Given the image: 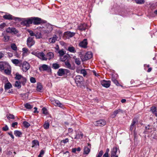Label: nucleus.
<instances>
[{
  "label": "nucleus",
  "instance_id": "1",
  "mask_svg": "<svg viewBox=\"0 0 157 157\" xmlns=\"http://www.w3.org/2000/svg\"><path fill=\"white\" fill-rule=\"evenodd\" d=\"M32 54L34 55L42 60H47V58L45 57V55L43 52H33Z\"/></svg>",
  "mask_w": 157,
  "mask_h": 157
},
{
  "label": "nucleus",
  "instance_id": "5",
  "mask_svg": "<svg viewBox=\"0 0 157 157\" xmlns=\"http://www.w3.org/2000/svg\"><path fill=\"white\" fill-rule=\"evenodd\" d=\"M94 123L95 126L102 127L106 124V121L104 120H100L94 122Z\"/></svg>",
  "mask_w": 157,
  "mask_h": 157
},
{
  "label": "nucleus",
  "instance_id": "37",
  "mask_svg": "<svg viewBox=\"0 0 157 157\" xmlns=\"http://www.w3.org/2000/svg\"><path fill=\"white\" fill-rule=\"evenodd\" d=\"M52 66V68L55 69H58L60 67L59 65L57 63H53Z\"/></svg>",
  "mask_w": 157,
  "mask_h": 157
},
{
  "label": "nucleus",
  "instance_id": "4",
  "mask_svg": "<svg viewBox=\"0 0 157 157\" xmlns=\"http://www.w3.org/2000/svg\"><path fill=\"white\" fill-rule=\"evenodd\" d=\"M21 65L22 70L23 71L26 72L30 68L29 63L26 61L23 62Z\"/></svg>",
  "mask_w": 157,
  "mask_h": 157
},
{
  "label": "nucleus",
  "instance_id": "45",
  "mask_svg": "<svg viewBox=\"0 0 157 157\" xmlns=\"http://www.w3.org/2000/svg\"><path fill=\"white\" fill-rule=\"evenodd\" d=\"M49 123L45 122L44 125V129H47L49 128Z\"/></svg>",
  "mask_w": 157,
  "mask_h": 157
},
{
  "label": "nucleus",
  "instance_id": "24",
  "mask_svg": "<svg viewBox=\"0 0 157 157\" xmlns=\"http://www.w3.org/2000/svg\"><path fill=\"white\" fill-rule=\"evenodd\" d=\"M9 67H6L4 70V71L5 74L8 75H10V74L11 73V69L10 66L9 65Z\"/></svg>",
  "mask_w": 157,
  "mask_h": 157
},
{
  "label": "nucleus",
  "instance_id": "40",
  "mask_svg": "<svg viewBox=\"0 0 157 157\" xmlns=\"http://www.w3.org/2000/svg\"><path fill=\"white\" fill-rule=\"evenodd\" d=\"M136 2L138 4H141L145 2L144 0H135Z\"/></svg>",
  "mask_w": 157,
  "mask_h": 157
},
{
  "label": "nucleus",
  "instance_id": "62",
  "mask_svg": "<svg viewBox=\"0 0 157 157\" xmlns=\"http://www.w3.org/2000/svg\"><path fill=\"white\" fill-rule=\"evenodd\" d=\"M18 123L17 122H15L13 123L12 124V127L13 128H14L15 126L17 125Z\"/></svg>",
  "mask_w": 157,
  "mask_h": 157
},
{
  "label": "nucleus",
  "instance_id": "58",
  "mask_svg": "<svg viewBox=\"0 0 157 157\" xmlns=\"http://www.w3.org/2000/svg\"><path fill=\"white\" fill-rule=\"evenodd\" d=\"M28 32L31 36H35V34L32 30H28Z\"/></svg>",
  "mask_w": 157,
  "mask_h": 157
},
{
  "label": "nucleus",
  "instance_id": "46",
  "mask_svg": "<svg viewBox=\"0 0 157 157\" xmlns=\"http://www.w3.org/2000/svg\"><path fill=\"white\" fill-rule=\"evenodd\" d=\"M80 73L84 76H85L87 74L86 72L85 69H82L80 71Z\"/></svg>",
  "mask_w": 157,
  "mask_h": 157
},
{
  "label": "nucleus",
  "instance_id": "6",
  "mask_svg": "<svg viewBox=\"0 0 157 157\" xmlns=\"http://www.w3.org/2000/svg\"><path fill=\"white\" fill-rule=\"evenodd\" d=\"M35 41L33 39V38L29 37L27 40V44L29 48H31L35 44Z\"/></svg>",
  "mask_w": 157,
  "mask_h": 157
},
{
  "label": "nucleus",
  "instance_id": "25",
  "mask_svg": "<svg viewBox=\"0 0 157 157\" xmlns=\"http://www.w3.org/2000/svg\"><path fill=\"white\" fill-rule=\"evenodd\" d=\"M57 75L59 76H62L64 75V69L63 68L59 69L57 73Z\"/></svg>",
  "mask_w": 157,
  "mask_h": 157
},
{
  "label": "nucleus",
  "instance_id": "15",
  "mask_svg": "<svg viewBox=\"0 0 157 157\" xmlns=\"http://www.w3.org/2000/svg\"><path fill=\"white\" fill-rule=\"evenodd\" d=\"M101 84L104 87L106 88H108L110 86V81H105L103 80L101 82Z\"/></svg>",
  "mask_w": 157,
  "mask_h": 157
},
{
  "label": "nucleus",
  "instance_id": "48",
  "mask_svg": "<svg viewBox=\"0 0 157 157\" xmlns=\"http://www.w3.org/2000/svg\"><path fill=\"white\" fill-rule=\"evenodd\" d=\"M7 117L9 119H14V116L12 114H9L7 115Z\"/></svg>",
  "mask_w": 157,
  "mask_h": 157
},
{
  "label": "nucleus",
  "instance_id": "32",
  "mask_svg": "<svg viewBox=\"0 0 157 157\" xmlns=\"http://www.w3.org/2000/svg\"><path fill=\"white\" fill-rule=\"evenodd\" d=\"M20 80V82H21V83L23 85H25L26 82V79L23 77Z\"/></svg>",
  "mask_w": 157,
  "mask_h": 157
},
{
  "label": "nucleus",
  "instance_id": "20",
  "mask_svg": "<svg viewBox=\"0 0 157 157\" xmlns=\"http://www.w3.org/2000/svg\"><path fill=\"white\" fill-rule=\"evenodd\" d=\"M123 111L122 110L119 109L117 110H116L113 112V113L111 115V117L113 118H114L117 115L120 113H122Z\"/></svg>",
  "mask_w": 157,
  "mask_h": 157
},
{
  "label": "nucleus",
  "instance_id": "11",
  "mask_svg": "<svg viewBox=\"0 0 157 157\" xmlns=\"http://www.w3.org/2000/svg\"><path fill=\"white\" fill-rule=\"evenodd\" d=\"M32 20L34 25H39L42 22L41 19L38 17H32Z\"/></svg>",
  "mask_w": 157,
  "mask_h": 157
},
{
  "label": "nucleus",
  "instance_id": "43",
  "mask_svg": "<svg viewBox=\"0 0 157 157\" xmlns=\"http://www.w3.org/2000/svg\"><path fill=\"white\" fill-rule=\"evenodd\" d=\"M35 36H36V38L37 39H40L42 37L41 34L40 32L37 33H36V34H35Z\"/></svg>",
  "mask_w": 157,
  "mask_h": 157
},
{
  "label": "nucleus",
  "instance_id": "51",
  "mask_svg": "<svg viewBox=\"0 0 157 157\" xmlns=\"http://www.w3.org/2000/svg\"><path fill=\"white\" fill-rule=\"evenodd\" d=\"M103 151L101 150L97 155L96 157H101L103 154Z\"/></svg>",
  "mask_w": 157,
  "mask_h": 157
},
{
  "label": "nucleus",
  "instance_id": "14",
  "mask_svg": "<svg viewBox=\"0 0 157 157\" xmlns=\"http://www.w3.org/2000/svg\"><path fill=\"white\" fill-rule=\"evenodd\" d=\"M75 33L74 32H71L70 31H67L64 33L65 36L67 39L72 37L75 35Z\"/></svg>",
  "mask_w": 157,
  "mask_h": 157
},
{
  "label": "nucleus",
  "instance_id": "55",
  "mask_svg": "<svg viewBox=\"0 0 157 157\" xmlns=\"http://www.w3.org/2000/svg\"><path fill=\"white\" fill-rule=\"evenodd\" d=\"M30 81L32 83H35L36 82V80L35 78L31 77L30 78Z\"/></svg>",
  "mask_w": 157,
  "mask_h": 157
},
{
  "label": "nucleus",
  "instance_id": "34",
  "mask_svg": "<svg viewBox=\"0 0 157 157\" xmlns=\"http://www.w3.org/2000/svg\"><path fill=\"white\" fill-rule=\"evenodd\" d=\"M73 58L75 60L76 64L78 65L80 64L81 62L79 58H77L75 56L73 57Z\"/></svg>",
  "mask_w": 157,
  "mask_h": 157
},
{
  "label": "nucleus",
  "instance_id": "63",
  "mask_svg": "<svg viewBox=\"0 0 157 157\" xmlns=\"http://www.w3.org/2000/svg\"><path fill=\"white\" fill-rule=\"evenodd\" d=\"M52 30V28L51 27V28H50V29L48 30H46L45 31V33H50V32H51V31Z\"/></svg>",
  "mask_w": 157,
  "mask_h": 157
},
{
  "label": "nucleus",
  "instance_id": "28",
  "mask_svg": "<svg viewBox=\"0 0 157 157\" xmlns=\"http://www.w3.org/2000/svg\"><path fill=\"white\" fill-rule=\"evenodd\" d=\"M43 87L40 83H38L37 84L36 87V90L39 92H41L42 90Z\"/></svg>",
  "mask_w": 157,
  "mask_h": 157
},
{
  "label": "nucleus",
  "instance_id": "36",
  "mask_svg": "<svg viewBox=\"0 0 157 157\" xmlns=\"http://www.w3.org/2000/svg\"><path fill=\"white\" fill-rule=\"evenodd\" d=\"M15 75V79L18 80H20L23 77L21 75L19 74L18 73H16Z\"/></svg>",
  "mask_w": 157,
  "mask_h": 157
},
{
  "label": "nucleus",
  "instance_id": "44",
  "mask_svg": "<svg viewBox=\"0 0 157 157\" xmlns=\"http://www.w3.org/2000/svg\"><path fill=\"white\" fill-rule=\"evenodd\" d=\"M23 125L25 128H28L30 126V124L27 122L25 121L23 122Z\"/></svg>",
  "mask_w": 157,
  "mask_h": 157
},
{
  "label": "nucleus",
  "instance_id": "12",
  "mask_svg": "<svg viewBox=\"0 0 157 157\" xmlns=\"http://www.w3.org/2000/svg\"><path fill=\"white\" fill-rule=\"evenodd\" d=\"M9 67V64L6 62H0V71L3 70L6 67Z\"/></svg>",
  "mask_w": 157,
  "mask_h": 157
},
{
  "label": "nucleus",
  "instance_id": "13",
  "mask_svg": "<svg viewBox=\"0 0 157 157\" xmlns=\"http://www.w3.org/2000/svg\"><path fill=\"white\" fill-rule=\"evenodd\" d=\"M11 61L16 66H18L20 67H21L22 63V61L21 60L14 59H12Z\"/></svg>",
  "mask_w": 157,
  "mask_h": 157
},
{
  "label": "nucleus",
  "instance_id": "29",
  "mask_svg": "<svg viewBox=\"0 0 157 157\" xmlns=\"http://www.w3.org/2000/svg\"><path fill=\"white\" fill-rule=\"evenodd\" d=\"M46 57V58H47V59H48L49 60H50L53 58L54 54L52 52H49L47 54Z\"/></svg>",
  "mask_w": 157,
  "mask_h": 157
},
{
  "label": "nucleus",
  "instance_id": "38",
  "mask_svg": "<svg viewBox=\"0 0 157 157\" xmlns=\"http://www.w3.org/2000/svg\"><path fill=\"white\" fill-rule=\"evenodd\" d=\"M66 52L63 51V50L62 49L59 50L58 52V53L60 56H62L65 54Z\"/></svg>",
  "mask_w": 157,
  "mask_h": 157
},
{
  "label": "nucleus",
  "instance_id": "35",
  "mask_svg": "<svg viewBox=\"0 0 157 157\" xmlns=\"http://www.w3.org/2000/svg\"><path fill=\"white\" fill-rule=\"evenodd\" d=\"M21 83L20 81H16L15 83V86L19 89L21 87Z\"/></svg>",
  "mask_w": 157,
  "mask_h": 157
},
{
  "label": "nucleus",
  "instance_id": "9",
  "mask_svg": "<svg viewBox=\"0 0 157 157\" xmlns=\"http://www.w3.org/2000/svg\"><path fill=\"white\" fill-rule=\"evenodd\" d=\"M75 81L77 85L81 84L83 80V77L80 75H77L75 78Z\"/></svg>",
  "mask_w": 157,
  "mask_h": 157
},
{
  "label": "nucleus",
  "instance_id": "54",
  "mask_svg": "<svg viewBox=\"0 0 157 157\" xmlns=\"http://www.w3.org/2000/svg\"><path fill=\"white\" fill-rule=\"evenodd\" d=\"M69 141V140L68 138H66L64 140H62L61 141V143H63L65 144Z\"/></svg>",
  "mask_w": 157,
  "mask_h": 157
},
{
  "label": "nucleus",
  "instance_id": "50",
  "mask_svg": "<svg viewBox=\"0 0 157 157\" xmlns=\"http://www.w3.org/2000/svg\"><path fill=\"white\" fill-rule=\"evenodd\" d=\"M117 147H114L113 149H112L111 152H113V153H115L116 154L117 152Z\"/></svg>",
  "mask_w": 157,
  "mask_h": 157
},
{
  "label": "nucleus",
  "instance_id": "16",
  "mask_svg": "<svg viewBox=\"0 0 157 157\" xmlns=\"http://www.w3.org/2000/svg\"><path fill=\"white\" fill-rule=\"evenodd\" d=\"M84 58L82 59V60H86L90 59L92 57V54L91 52H88L86 53L84 56Z\"/></svg>",
  "mask_w": 157,
  "mask_h": 157
},
{
  "label": "nucleus",
  "instance_id": "26",
  "mask_svg": "<svg viewBox=\"0 0 157 157\" xmlns=\"http://www.w3.org/2000/svg\"><path fill=\"white\" fill-rule=\"evenodd\" d=\"M83 136L82 133L81 132H79L76 134L75 139H81L82 138Z\"/></svg>",
  "mask_w": 157,
  "mask_h": 157
},
{
  "label": "nucleus",
  "instance_id": "47",
  "mask_svg": "<svg viewBox=\"0 0 157 157\" xmlns=\"http://www.w3.org/2000/svg\"><path fill=\"white\" fill-rule=\"evenodd\" d=\"M112 81L116 84L118 86L119 85V83L118 81L114 78H112Z\"/></svg>",
  "mask_w": 157,
  "mask_h": 157
},
{
  "label": "nucleus",
  "instance_id": "60",
  "mask_svg": "<svg viewBox=\"0 0 157 157\" xmlns=\"http://www.w3.org/2000/svg\"><path fill=\"white\" fill-rule=\"evenodd\" d=\"M44 151L43 150H41L40 151V154L38 155V157H42V155L44 154Z\"/></svg>",
  "mask_w": 157,
  "mask_h": 157
},
{
  "label": "nucleus",
  "instance_id": "7",
  "mask_svg": "<svg viewBox=\"0 0 157 157\" xmlns=\"http://www.w3.org/2000/svg\"><path fill=\"white\" fill-rule=\"evenodd\" d=\"M39 69L40 71H47L49 70L50 69V67L48 65L44 64L42 65H40L39 67Z\"/></svg>",
  "mask_w": 157,
  "mask_h": 157
},
{
  "label": "nucleus",
  "instance_id": "18",
  "mask_svg": "<svg viewBox=\"0 0 157 157\" xmlns=\"http://www.w3.org/2000/svg\"><path fill=\"white\" fill-rule=\"evenodd\" d=\"M88 147H85L84 149V154H88L90 151V149L91 147V144L88 143Z\"/></svg>",
  "mask_w": 157,
  "mask_h": 157
},
{
  "label": "nucleus",
  "instance_id": "17",
  "mask_svg": "<svg viewBox=\"0 0 157 157\" xmlns=\"http://www.w3.org/2000/svg\"><path fill=\"white\" fill-rule=\"evenodd\" d=\"M87 28V25L86 24L83 23L81 24L78 26V29L80 31H82L85 30Z\"/></svg>",
  "mask_w": 157,
  "mask_h": 157
},
{
  "label": "nucleus",
  "instance_id": "22",
  "mask_svg": "<svg viewBox=\"0 0 157 157\" xmlns=\"http://www.w3.org/2000/svg\"><path fill=\"white\" fill-rule=\"evenodd\" d=\"M39 142L37 140H34L32 141V146L33 147L36 148L39 146Z\"/></svg>",
  "mask_w": 157,
  "mask_h": 157
},
{
  "label": "nucleus",
  "instance_id": "42",
  "mask_svg": "<svg viewBox=\"0 0 157 157\" xmlns=\"http://www.w3.org/2000/svg\"><path fill=\"white\" fill-rule=\"evenodd\" d=\"M138 122V120L136 118H134L132 120L131 124L135 125V124H137Z\"/></svg>",
  "mask_w": 157,
  "mask_h": 157
},
{
  "label": "nucleus",
  "instance_id": "30",
  "mask_svg": "<svg viewBox=\"0 0 157 157\" xmlns=\"http://www.w3.org/2000/svg\"><path fill=\"white\" fill-rule=\"evenodd\" d=\"M4 87L5 90H8L11 88L12 86L10 82H8L5 84Z\"/></svg>",
  "mask_w": 157,
  "mask_h": 157
},
{
  "label": "nucleus",
  "instance_id": "39",
  "mask_svg": "<svg viewBox=\"0 0 157 157\" xmlns=\"http://www.w3.org/2000/svg\"><path fill=\"white\" fill-rule=\"evenodd\" d=\"M11 48L13 50L16 51L17 50V47L16 45L14 43H13L11 44Z\"/></svg>",
  "mask_w": 157,
  "mask_h": 157
},
{
  "label": "nucleus",
  "instance_id": "56",
  "mask_svg": "<svg viewBox=\"0 0 157 157\" xmlns=\"http://www.w3.org/2000/svg\"><path fill=\"white\" fill-rule=\"evenodd\" d=\"M134 129H136L135 125L131 124L130 126V130L131 131H132Z\"/></svg>",
  "mask_w": 157,
  "mask_h": 157
},
{
  "label": "nucleus",
  "instance_id": "8",
  "mask_svg": "<svg viewBox=\"0 0 157 157\" xmlns=\"http://www.w3.org/2000/svg\"><path fill=\"white\" fill-rule=\"evenodd\" d=\"M22 21V24L26 26H28L30 24H32L33 23L32 17L28 18L27 19H24Z\"/></svg>",
  "mask_w": 157,
  "mask_h": 157
},
{
  "label": "nucleus",
  "instance_id": "31",
  "mask_svg": "<svg viewBox=\"0 0 157 157\" xmlns=\"http://www.w3.org/2000/svg\"><path fill=\"white\" fill-rule=\"evenodd\" d=\"M67 50L70 52L73 53H75L76 52L75 48L73 47H69L68 48Z\"/></svg>",
  "mask_w": 157,
  "mask_h": 157
},
{
  "label": "nucleus",
  "instance_id": "49",
  "mask_svg": "<svg viewBox=\"0 0 157 157\" xmlns=\"http://www.w3.org/2000/svg\"><path fill=\"white\" fill-rule=\"evenodd\" d=\"M156 107L154 106H152L151 108V111L152 112L153 114L156 111Z\"/></svg>",
  "mask_w": 157,
  "mask_h": 157
},
{
  "label": "nucleus",
  "instance_id": "21",
  "mask_svg": "<svg viewBox=\"0 0 157 157\" xmlns=\"http://www.w3.org/2000/svg\"><path fill=\"white\" fill-rule=\"evenodd\" d=\"M65 64L66 67L70 69L73 70L75 68L74 67L71 66V64L68 61H66L65 62Z\"/></svg>",
  "mask_w": 157,
  "mask_h": 157
},
{
  "label": "nucleus",
  "instance_id": "52",
  "mask_svg": "<svg viewBox=\"0 0 157 157\" xmlns=\"http://www.w3.org/2000/svg\"><path fill=\"white\" fill-rule=\"evenodd\" d=\"M64 75H69L70 74V71L69 70L67 69H64Z\"/></svg>",
  "mask_w": 157,
  "mask_h": 157
},
{
  "label": "nucleus",
  "instance_id": "27",
  "mask_svg": "<svg viewBox=\"0 0 157 157\" xmlns=\"http://www.w3.org/2000/svg\"><path fill=\"white\" fill-rule=\"evenodd\" d=\"M3 40L5 42H8L10 40V36L7 35L3 34Z\"/></svg>",
  "mask_w": 157,
  "mask_h": 157
},
{
  "label": "nucleus",
  "instance_id": "33",
  "mask_svg": "<svg viewBox=\"0 0 157 157\" xmlns=\"http://www.w3.org/2000/svg\"><path fill=\"white\" fill-rule=\"evenodd\" d=\"M14 134L16 136L21 137L22 133L18 130H15L14 131Z\"/></svg>",
  "mask_w": 157,
  "mask_h": 157
},
{
  "label": "nucleus",
  "instance_id": "53",
  "mask_svg": "<svg viewBox=\"0 0 157 157\" xmlns=\"http://www.w3.org/2000/svg\"><path fill=\"white\" fill-rule=\"evenodd\" d=\"M6 26V24L5 23H3L0 25V29L1 30L3 29Z\"/></svg>",
  "mask_w": 157,
  "mask_h": 157
},
{
  "label": "nucleus",
  "instance_id": "19",
  "mask_svg": "<svg viewBox=\"0 0 157 157\" xmlns=\"http://www.w3.org/2000/svg\"><path fill=\"white\" fill-rule=\"evenodd\" d=\"M87 39H84L82 41L80 42L79 45L81 47L86 48L87 47Z\"/></svg>",
  "mask_w": 157,
  "mask_h": 157
},
{
  "label": "nucleus",
  "instance_id": "59",
  "mask_svg": "<svg viewBox=\"0 0 157 157\" xmlns=\"http://www.w3.org/2000/svg\"><path fill=\"white\" fill-rule=\"evenodd\" d=\"M22 50L24 53H27L28 51V49L26 48H22Z\"/></svg>",
  "mask_w": 157,
  "mask_h": 157
},
{
  "label": "nucleus",
  "instance_id": "23",
  "mask_svg": "<svg viewBox=\"0 0 157 157\" xmlns=\"http://www.w3.org/2000/svg\"><path fill=\"white\" fill-rule=\"evenodd\" d=\"M58 38L56 35H54L53 37L50 38L49 39V41L50 43H54L55 42Z\"/></svg>",
  "mask_w": 157,
  "mask_h": 157
},
{
  "label": "nucleus",
  "instance_id": "64",
  "mask_svg": "<svg viewBox=\"0 0 157 157\" xmlns=\"http://www.w3.org/2000/svg\"><path fill=\"white\" fill-rule=\"evenodd\" d=\"M118 156L117 155H116V153L111 152V157H114V156Z\"/></svg>",
  "mask_w": 157,
  "mask_h": 157
},
{
  "label": "nucleus",
  "instance_id": "41",
  "mask_svg": "<svg viewBox=\"0 0 157 157\" xmlns=\"http://www.w3.org/2000/svg\"><path fill=\"white\" fill-rule=\"evenodd\" d=\"M25 107L27 109H32L33 106L29 104L28 103H26L25 105Z\"/></svg>",
  "mask_w": 157,
  "mask_h": 157
},
{
  "label": "nucleus",
  "instance_id": "2",
  "mask_svg": "<svg viewBox=\"0 0 157 157\" xmlns=\"http://www.w3.org/2000/svg\"><path fill=\"white\" fill-rule=\"evenodd\" d=\"M52 103L56 106H58L59 107L63 109L64 108V105L60 103V102L57 100H55L54 98H51L50 99Z\"/></svg>",
  "mask_w": 157,
  "mask_h": 157
},
{
  "label": "nucleus",
  "instance_id": "10",
  "mask_svg": "<svg viewBox=\"0 0 157 157\" xmlns=\"http://www.w3.org/2000/svg\"><path fill=\"white\" fill-rule=\"evenodd\" d=\"M6 31L7 33L14 34H16L18 33V31L16 29L13 27H9L7 28L6 29Z\"/></svg>",
  "mask_w": 157,
  "mask_h": 157
},
{
  "label": "nucleus",
  "instance_id": "61",
  "mask_svg": "<svg viewBox=\"0 0 157 157\" xmlns=\"http://www.w3.org/2000/svg\"><path fill=\"white\" fill-rule=\"evenodd\" d=\"M2 129L3 131H7L9 129L7 125H6L5 127H3Z\"/></svg>",
  "mask_w": 157,
  "mask_h": 157
},
{
  "label": "nucleus",
  "instance_id": "57",
  "mask_svg": "<svg viewBox=\"0 0 157 157\" xmlns=\"http://www.w3.org/2000/svg\"><path fill=\"white\" fill-rule=\"evenodd\" d=\"M43 111V113L44 114H47V110L44 107L42 109Z\"/></svg>",
  "mask_w": 157,
  "mask_h": 157
},
{
  "label": "nucleus",
  "instance_id": "3",
  "mask_svg": "<svg viewBox=\"0 0 157 157\" xmlns=\"http://www.w3.org/2000/svg\"><path fill=\"white\" fill-rule=\"evenodd\" d=\"M3 18L7 20H12L14 19L15 21L18 20L19 21H22V20L21 18L19 17H13V16L10 14H6L3 16Z\"/></svg>",
  "mask_w": 157,
  "mask_h": 157
}]
</instances>
